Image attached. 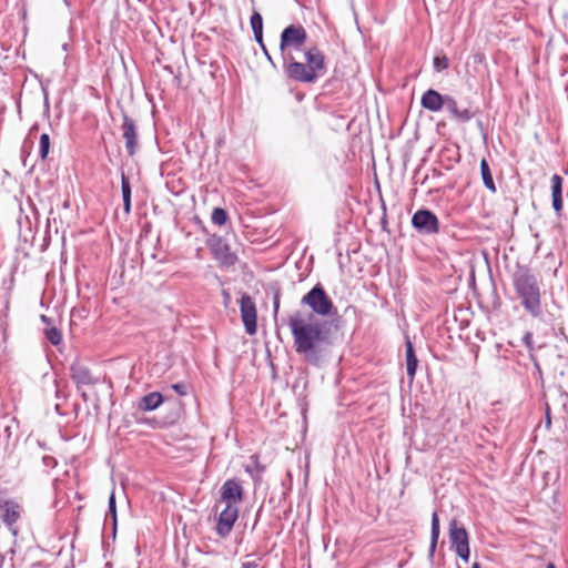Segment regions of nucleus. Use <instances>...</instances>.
Wrapping results in <instances>:
<instances>
[{
    "instance_id": "obj_1",
    "label": "nucleus",
    "mask_w": 568,
    "mask_h": 568,
    "mask_svg": "<svg viewBox=\"0 0 568 568\" xmlns=\"http://www.w3.org/2000/svg\"><path fill=\"white\" fill-rule=\"evenodd\" d=\"M287 324L293 336L295 352L303 355L306 361L315 362L321 345L326 339L324 324L314 314H305L300 311L288 317Z\"/></svg>"
},
{
    "instance_id": "obj_2",
    "label": "nucleus",
    "mask_w": 568,
    "mask_h": 568,
    "mask_svg": "<svg viewBox=\"0 0 568 568\" xmlns=\"http://www.w3.org/2000/svg\"><path fill=\"white\" fill-rule=\"evenodd\" d=\"M305 62H300L294 55H286L284 61L285 73L294 81L312 83L326 69L325 55L317 47L308 48L304 53Z\"/></svg>"
},
{
    "instance_id": "obj_3",
    "label": "nucleus",
    "mask_w": 568,
    "mask_h": 568,
    "mask_svg": "<svg viewBox=\"0 0 568 568\" xmlns=\"http://www.w3.org/2000/svg\"><path fill=\"white\" fill-rule=\"evenodd\" d=\"M513 285L521 306L532 317H540L541 281L527 268H519L513 277Z\"/></svg>"
},
{
    "instance_id": "obj_4",
    "label": "nucleus",
    "mask_w": 568,
    "mask_h": 568,
    "mask_svg": "<svg viewBox=\"0 0 568 568\" xmlns=\"http://www.w3.org/2000/svg\"><path fill=\"white\" fill-rule=\"evenodd\" d=\"M302 304L307 305L315 316H329L333 313L334 303L326 294L325 290L318 284L302 297Z\"/></svg>"
},
{
    "instance_id": "obj_5",
    "label": "nucleus",
    "mask_w": 568,
    "mask_h": 568,
    "mask_svg": "<svg viewBox=\"0 0 568 568\" xmlns=\"http://www.w3.org/2000/svg\"><path fill=\"white\" fill-rule=\"evenodd\" d=\"M307 33L301 26L291 24L281 34L280 50L284 61L286 55H293L292 50H300L306 42Z\"/></svg>"
},
{
    "instance_id": "obj_6",
    "label": "nucleus",
    "mask_w": 568,
    "mask_h": 568,
    "mask_svg": "<svg viewBox=\"0 0 568 568\" xmlns=\"http://www.w3.org/2000/svg\"><path fill=\"white\" fill-rule=\"evenodd\" d=\"M449 538L457 556L467 562L470 556L468 532L464 527H458L456 520L449 524Z\"/></svg>"
},
{
    "instance_id": "obj_7",
    "label": "nucleus",
    "mask_w": 568,
    "mask_h": 568,
    "mask_svg": "<svg viewBox=\"0 0 568 568\" xmlns=\"http://www.w3.org/2000/svg\"><path fill=\"white\" fill-rule=\"evenodd\" d=\"M241 318L248 335L256 334L257 331V310L255 302L248 294H243L240 300Z\"/></svg>"
},
{
    "instance_id": "obj_8",
    "label": "nucleus",
    "mask_w": 568,
    "mask_h": 568,
    "mask_svg": "<svg viewBox=\"0 0 568 568\" xmlns=\"http://www.w3.org/2000/svg\"><path fill=\"white\" fill-rule=\"evenodd\" d=\"M22 507L18 501L12 499L0 500V519L14 535L17 534L14 525L20 519Z\"/></svg>"
},
{
    "instance_id": "obj_9",
    "label": "nucleus",
    "mask_w": 568,
    "mask_h": 568,
    "mask_svg": "<svg viewBox=\"0 0 568 568\" xmlns=\"http://www.w3.org/2000/svg\"><path fill=\"white\" fill-rule=\"evenodd\" d=\"M415 229L428 234H436L439 231L437 216L428 210L417 211L412 219Z\"/></svg>"
},
{
    "instance_id": "obj_10",
    "label": "nucleus",
    "mask_w": 568,
    "mask_h": 568,
    "mask_svg": "<svg viewBox=\"0 0 568 568\" xmlns=\"http://www.w3.org/2000/svg\"><path fill=\"white\" fill-rule=\"evenodd\" d=\"M225 507L221 510L216 524V532L221 537H225L232 530L239 517V507L231 504H224Z\"/></svg>"
},
{
    "instance_id": "obj_11",
    "label": "nucleus",
    "mask_w": 568,
    "mask_h": 568,
    "mask_svg": "<svg viewBox=\"0 0 568 568\" xmlns=\"http://www.w3.org/2000/svg\"><path fill=\"white\" fill-rule=\"evenodd\" d=\"M122 138L125 142V149L130 156L135 155L139 142H138V128L133 119L129 115H123V123L121 125Z\"/></svg>"
},
{
    "instance_id": "obj_12",
    "label": "nucleus",
    "mask_w": 568,
    "mask_h": 568,
    "mask_svg": "<svg viewBox=\"0 0 568 568\" xmlns=\"http://www.w3.org/2000/svg\"><path fill=\"white\" fill-rule=\"evenodd\" d=\"M244 490L240 480L227 479L221 488V503L239 506L243 500Z\"/></svg>"
},
{
    "instance_id": "obj_13",
    "label": "nucleus",
    "mask_w": 568,
    "mask_h": 568,
    "mask_svg": "<svg viewBox=\"0 0 568 568\" xmlns=\"http://www.w3.org/2000/svg\"><path fill=\"white\" fill-rule=\"evenodd\" d=\"M210 251L222 266H232L237 260L236 255L231 252L229 245L221 239L214 240L210 243Z\"/></svg>"
},
{
    "instance_id": "obj_14",
    "label": "nucleus",
    "mask_w": 568,
    "mask_h": 568,
    "mask_svg": "<svg viewBox=\"0 0 568 568\" xmlns=\"http://www.w3.org/2000/svg\"><path fill=\"white\" fill-rule=\"evenodd\" d=\"M444 100L445 98L439 92L429 89L423 94L420 103L423 108L432 112H438L444 106Z\"/></svg>"
},
{
    "instance_id": "obj_15",
    "label": "nucleus",
    "mask_w": 568,
    "mask_h": 568,
    "mask_svg": "<svg viewBox=\"0 0 568 568\" xmlns=\"http://www.w3.org/2000/svg\"><path fill=\"white\" fill-rule=\"evenodd\" d=\"M552 206L556 212L562 210V178L558 174L551 176Z\"/></svg>"
},
{
    "instance_id": "obj_16",
    "label": "nucleus",
    "mask_w": 568,
    "mask_h": 568,
    "mask_svg": "<svg viewBox=\"0 0 568 568\" xmlns=\"http://www.w3.org/2000/svg\"><path fill=\"white\" fill-rule=\"evenodd\" d=\"M41 321L47 325L44 328L45 338L54 346L59 345L62 342L61 331L51 325V318L47 315H41Z\"/></svg>"
},
{
    "instance_id": "obj_17",
    "label": "nucleus",
    "mask_w": 568,
    "mask_h": 568,
    "mask_svg": "<svg viewBox=\"0 0 568 568\" xmlns=\"http://www.w3.org/2000/svg\"><path fill=\"white\" fill-rule=\"evenodd\" d=\"M163 403V396L159 392L146 394L142 397L140 408L142 410L156 409Z\"/></svg>"
},
{
    "instance_id": "obj_18",
    "label": "nucleus",
    "mask_w": 568,
    "mask_h": 568,
    "mask_svg": "<svg viewBox=\"0 0 568 568\" xmlns=\"http://www.w3.org/2000/svg\"><path fill=\"white\" fill-rule=\"evenodd\" d=\"M417 358L410 341L406 342V369L407 375L413 379L417 369Z\"/></svg>"
},
{
    "instance_id": "obj_19",
    "label": "nucleus",
    "mask_w": 568,
    "mask_h": 568,
    "mask_svg": "<svg viewBox=\"0 0 568 568\" xmlns=\"http://www.w3.org/2000/svg\"><path fill=\"white\" fill-rule=\"evenodd\" d=\"M480 173H481V179H483V182H484L485 186L490 192L495 193L496 192V185H495V182H494L493 174L490 172L488 162L485 159H483L480 161Z\"/></svg>"
},
{
    "instance_id": "obj_20",
    "label": "nucleus",
    "mask_w": 568,
    "mask_h": 568,
    "mask_svg": "<svg viewBox=\"0 0 568 568\" xmlns=\"http://www.w3.org/2000/svg\"><path fill=\"white\" fill-rule=\"evenodd\" d=\"M72 378L75 381V383L82 385H89L92 383L90 371L83 366L72 367Z\"/></svg>"
},
{
    "instance_id": "obj_21",
    "label": "nucleus",
    "mask_w": 568,
    "mask_h": 568,
    "mask_svg": "<svg viewBox=\"0 0 568 568\" xmlns=\"http://www.w3.org/2000/svg\"><path fill=\"white\" fill-rule=\"evenodd\" d=\"M439 531H440L439 530V519H438L437 513H434L432 516V542H430L432 551H434L437 546V541L439 538Z\"/></svg>"
},
{
    "instance_id": "obj_22",
    "label": "nucleus",
    "mask_w": 568,
    "mask_h": 568,
    "mask_svg": "<svg viewBox=\"0 0 568 568\" xmlns=\"http://www.w3.org/2000/svg\"><path fill=\"white\" fill-rule=\"evenodd\" d=\"M211 220L214 224L222 226L227 222V213L224 209L215 207L212 212Z\"/></svg>"
},
{
    "instance_id": "obj_23",
    "label": "nucleus",
    "mask_w": 568,
    "mask_h": 568,
    "mask_svg": "<svg viewBox=\"0 0 568 568\" xmlns=\"http://www.w3.org/2000/svg\"><path fill=\"white\" fill-rule=\"evenodd\" d=\"M50 151V136L47 133L41 134L39 142V153L42 160H45Z\"/></svg>"
},
{
    "instance_id": "obj_24",
    "label": "nucleus",
    "mask_w": 568,
    "mask_h": 568,
    "mask_svg": "<svg viewBox=\"0 0 568 568\" xmlns=\"http://www.w3.org/2000/svg\"><path fill=\"white\" fill-rule=\"evenodd\" d=\"M261 560L260 556H246V560L242 562L241 568H260Z\"/></svg>"
},
{
    "instance_id": "obj_25",
    "label": "nucleus",
    "mask_w": 568,
    "mask_h": 568,
    "mask_svg": "<svg viewBox=\"0 0 568 568\" xmlns=\"http://www.w3.org/2000/svg\"><path fill=\"white\" fill-rule=\"evenodd\" d=\"M473 112L469 109L460 110L458 108L457 112L453 113V116L460 122H468L473 118Z\"/></svg>"
},
{
    "instance_id": "obj_26",
    "label": "nucleus",
    "mask_w": 568,
    "mask_h": 568,
    "mask_svg": "<svg viewBox=\"0 0 568 568\" xmlns=\"http://www.w3.org/2000/svg\"><path fill=\"white\" fill-rule=\"evenodd\" d=\"M449 67V61L446 55H437L434 58V68L436 71L445 70Z\"/></svg>"
},
{
    "instance_id": "obj_27",
    "label": "nucleus",
    "mask_w": 568,
    "mask_h": 568,
    "mask_svg": "<svg viewBox=\"0 0 568 568\" xmlns=\"http://www.w3.org/2000/svg\"><path fill=\"white\" fill-rule=\"evenodd\" d=\"M121 191H122V197L131 196L130 180L124 173H122V175H121Z\"/></svg>"
},
{
    "instance_id": "obj_28",
    "label": "nucleus",
    "mask_w": 568,
    "mask_h": 568,
    "mask_svg": "<svg viewBox=\"0 0 568 568\" xmlns=\"http://www.w3.org/2000/svg\"><path fill=\"white\" fill-rule=\"evenodd\" d=\"M251 27H252L253 31L263 29V19H262V16L257 11H254L251 17Z\"/></svg>"
},
{
    "instance_id": "obj_29",
    "label": "nucleus",
    "mask_w": 568,
    "mask_h": 568,
    "mask_svg": "<svg viewBox=\"0 0 568 568\" xmlns=\"http://www.w3.org/2000/svg\"><path fill=\"white\" fill-rule=\"evenodd\" d=\"M444 105L447 106V109L452 115H453V113L457 112V110H458V104H457L456 100L453 99L452 97H445Z\"/></svg>"
},
{
    "instance_id": "obj_30",
    "label": "nucleus",
    "mask_w": 568,
    "mask_h": 568,
    "mask_svg": "<svg viewBox=\"0 0 568 568\" xmlns=\"http://www.w3.org/2000/svg\"><path fill=\"white\" fill-rule=\"evenodd\" d=\"M109 511L112 515L113 520L115 521L116 520V507H115V496H114L113 491L109 498Z\"/></svg>"
},
{
    "instance_id": "obj_31",
    "label": "nucleus",
    "mask_w": 568,
    "mask_h": 568,
    "mask_svg": "<svg viewBox=\"0 0 568 568\" xmlns=\"http://www.w3.org/2000/svg\"><path fill=\"white\" fill-rule=\"evenodd\" d=\"M486 57L483 52H476L470 57V60L474 64L479 65L484 63Z\"/></svg>"
},
{
    "instance_id": "obj_32",
    "label": "nucleus",
    "mask_w": 568,
    "mask_h": 568,
    "mask_svg": "<svg viewBox=\"0 0 568 568\" xmlns=\"http://www.w3.org/2000/svg\"><path fill=\"white\" fill-rule=\"evenodd\" d=\"M523 341H524L525 345L527 346V348H528L529 351H534L532 333L527 332V333L524 335Z\"/></svg>"
},
{
    "instance_id": "obj_33",
    "label": "nucleus",
    "mask_w": 568,
    "mask_h": 568,
    "mask_svg": "<svg viewBox=\"0 0 568 568\" xmlns=\"http://www.w3.org/2000/svg\"><path fill=\"white\" fill-rule=\"evenodd\" d=\"M172 388H173V389H174L179 395H181V396H184V395H186V393H187V392H186V386H185L184 384H180V383L174 384V385L172 386Z\"/></svg>"
},
{
    "instance_id": "obj_34",
    "label": "nucleus",
    "mask_w": 568,
    "mask_h": 568,
    "mask_svg": "<svg viewBox=\"0 0 568 568\" xmlns=\"http://www.w3.org/2000/svg\"><path fill=\"white\" fill-rule=\"evenodd\" d=\"M123 207L125 214H130L131 212V196H124L123 197Z\"/></svg>"
},
{
    "instance_id": "obj_35",
    "label": "nucleus",
    "mask_w": 568,
    "mask_h": 568,
    "mask_svg": "<svg viewBox=\"0 0 568 568\" xmlns=\"http://www.w3.org/2000/svg\"><path fill=\"white\" fill-rule=\"evenodd\" d=\"M254 38L255 40L264 48L263 45V29L254 30Z\"/></svg>"
},
{
    "instance_id": "obj_36",
    "label": "nucleus",
    "mask_w": 568,
    "mask_h": 568,
    "mask_svg": "<svg viewBox=\"0 0 568 568\" xmlns=\"http://www.w3.org/2000/svg\"><path fill=\"white\" fill-rule=\"evenodd\" d=\"M278 307H280V301H278V297L276 296L275 301H274V311H275V313L278 311Z\"/></svg>"
},
{
    "instance_id": "obj_37",
    "label": "nucleus",
    "mask_w": 568,
    "mask_h": 568,
    "mask_svg": "<svg viewBox=\"0 0 568 568\" xmlns=\"http://www.w3.org/2000/svg\"><path fill=\"white\" fill-rule=\"evenodd\" d=\"M546 419H547V424L550 425V417H549V408L548 407L546 409Z\"/></svg>"
},
{
    "instance_id": "obj_38",
    "label": "nucleus",
    "mask_w": 568,
    "mask_h": 568,
    "mask_svg": "<svg viewBox=\"0 0 568 568\" xmlns=\"http://www.w3.org/2000/svg\"><path fill=\"white\" fill-rule=\"evenodd\" d=\"M471 568H481V566L479 562L476 561L473 564Z\"/></svg>"
},
{
    "instance_id": "obj_39",
    "label": "nucleus",
    "mask_w": 568,
    "mask_h": 568,
    "mask_svg": "<svg viewBox=\"0 0 568 568\" xmlns=\"http://www.w3.org/2000/svg\"><path fill=\"white\" fill-rule=\"evenodd\" d=\"M547 568H556V566H555L554 564L549 562V564L547 565Z\"/></svg>"
}]
</instances>
